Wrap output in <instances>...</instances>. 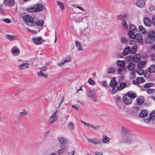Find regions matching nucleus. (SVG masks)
Wrapping results in <instances>:
<instances>
[{
	"label": "nucleus",
	"instance_id": "obj_50",
	"mask_svg": "<svg viewBox=\"0 0 155 155\" xmlns=\"http://www.w3.org/2000/svg\"><path fill=\"white\" fill-rule=\"evenodd\" d=\"M115 69L114 68H109L107 70V72L108 74L113 73Z\"/></svg>",
	"mask_w": 155,
	"mask_h": 155
},
{
	"label": "nucleus",
	"instance_id": "obj_36",
	"mask_svg": "<svg viewBox=\"0 0 155 155\" xmlns=\"http://www.w3.org/2000/svg\"><path fill=\"white\" fill-rule=\"evenodd\" d=\"M136 36L135 38H136L139 42H140L142 40V37L140 33L136 34Z\"/></svg>",
	"mask_w": 155,
	"mask_h": 155
},
{
	"label": "nucleus",
	"instance_id": "obj_29",
	"mask_svg": "<svg viewBox=\"0 0 155 155\" xmlns=\"http://www.w3.org/2000/svg\"><path fill=\"white\" fill-rule=\"evenodd\" d=\"M28 114V112L25 110H23L22 112L19 113V118H21L22 117Z\"/></svg>",
	"mask_w": 155,
	"mask_h": 155
},
{
	"label": "nucleus",
	"instance_id": "obj_11",
	"mask_svg": "<svg viewBox=\"0 0 155 155\" xmlns=\"http://www.w3.org/2000/svg\"><path fill=\"white\" fill-rule=\"evenodd\" d=\"M36 12H38L42 11L44 8L43 4L37 3L34 5Z\"/></svg>",
	"mask_w": 155,
	"mask_h": 155
},
{
	"label": "nucleus",
	"instance_id": "obj_27",
	"mask_svg": "<svg viewBox=\"0 0 155 155\" xmlns=\"http://www.w3.org/2000/svg\"><path fill=\"white\" fill-rule=\"evenodd\" d=\"M117 83L115 81V79L113 78L110 81L109 85L114 87L116 86H117Z\"/></svg>",
	"mask_w": 155,
	"mask_h": 155
},
{
	"label": "nucleus",
	"instance_id": "obj_62",
	"mask_svg": "<svg viewBox=\"0 0 155 155\" xmlns=\"http://www.w3.org/2000/svg\"><path fill=\"white\" fill-rule=\"evenodd\" d=\"M64 153V151L63 150V149H60L58 151V154L59 155H61L62 153Z\"/></svg>",
	"mask_w": 155,
	"mask_h": 155
},
{
	"label": "nucleus",
	"instance_id": "obj_39",
	"mask_svg": "<svg viewBox=\"0 0 155 155\" xmlns=\"http://www.w3.org/2000/svg\"><path fill=\"white\" fill-rule=\"evenodd\" d=\"M138 30L139 32L142 34H144L146 32L145 29L142 25H140L139 26Z\"/></svg>",
	"mask_w": 155,
	"mask_h": 155
},
{
	"label": "nucleus",
	"instance_id": "obj_45",
	"mask_svg": "<svg viewBox=\"0 0 155 155\" xmlns=\"http://www.w3.org/2000/svg\"><path fill=\"white\" fill-rule=\"evenodd\" d=\"M153 85V84L152 83H147L143 85V87L145 88H148L152 87Z\"/></svg>",
	"mask_w": 155,
	"mask_h": 155
},
{
	"label": "nucleus",
	"instance_id": "obj_52",
	"mask_svg": "<svg viewBox=\"0 0 155 155\" xmlns=\"http://www.w3.org/2000/svg\"><path fill=\"white\" fill-rule=\"evenodd\" d=\"M154 91V90L152 88H148L146 90V91L148 94H150L152 93Z\"/></svg>",
	"mask_w": 155,
	"mask_h": 155
},
{
	"label": "nucleus",
	"instance_id": "obj_55",
	"mask_svg": "<svg viewBox=\"0 0 155 155\" xmlns=\"http://www.w3.org/2000/svg\"><path fill=\"white\" fill-rule=\"evenodd\" d=\"M64 100V97L62 96L59 99L60 103H59V106H60L61 104L63 103Z\"/></svg>",
	"mask_w": 155,
	"mask_h": 155
},
{
	"label": "nucleus",
	"instance_id": "obj_37",
	"mask_svg": "<svg viewBox=\"0 0 155 155\" xmlns=\"http://www.w3.org/2000/svg\"><path fill=\"white\" fill-rule=\"evenodd\" d=\"M130 31H133L134 32H136L137 31V29L135 26L134 25H131L130 26Z\"/></svg>",
	"mask_w": 155,
	"mask_h": 155
},
{
	"label": "nucleus",
	"instance_id": "obj_4",
	"mask_svg": "<svg viewBox=\"0 0 155 155\" xmlns=\"http://www.w3.org/2000/svg\"><path fill=\"white\" fill-rule=\"evenodd\" d=\"M121 134L123 135V137L127 136H130V134L129 130L127 127H122L121 131Z\"/></svg>",
	"mask_w": 155,
	"mask_h": 155
},
{
	"label": "nucleus",
	"instance_id": "obj_63",
	"mask_svg": "<svg viewBox=\"0 0 155 155\" xmlns=\"http://www.w3.org/2000/svg\"><path fill=\"white\" fill-rule=\"evenodd\" d=\"M93 127V129H94V130H97L100 127V126L99 125H97L96 126H94V127Z\"/></svg>",
	"mask_w": 155,
	"mask_h": 155
},
{
	"label": "nucleus",
	"instance_id": "obj_48",
	"mask_svg": "<svg viewBox=\"0 0 155 155\" xmlns=\"http://www.w3.org/2000/svg\"><path fill=\"white\" fill-rule=\"evenodd\" d=\"M88 83L92 85H94L95 84V83L94 81L91 78H90L88 81Z\"/></svg>",
	"mask_w": 155,
	"mask_h": 155
},
{
	"label": "nucleus",
	"instance_id": "obj_46",
	"mask_svg": "<svg viewBox=\"0 0 155 155\" xmlns=\"http://www.w3.org/2000/svg\"><path fill=\"white\" fill-rule=\"evenodd\" d=\"M135 72L134 71L131 72L130 75V79H133L135 78Z\"/></svg>",
	"mask_w": 155,
	"mask_h": 155
},
{
	"label": "nucleus",
	"instance_id": "obj_40",
	"mask_svg": "<svg viewBox=\"0 0 155 155\" xmlns=\"http://www.w3.org/2000/svg\"><path fill=\"white\" fill-rule=\"evenodd\" d=\"M128 35L130 37L132 38H135L136 36L134 32L131 31H129L128 32Z\"/></svg>",
	"mask_w": 155,
	"mask_h": 155
},
{
	"label": "nucleus",
	"instance_id": "obj_23",
	"mask_svg": "<svg viewBox=\"0 0 155 155\" xmlns=\"http://www.w3.org/2000/svg\"><path fill=\"white\" fill-rule=\"evenodd\" d=\"M137 45H135L131 48V49H130V53L132 54H135L137 50Z\"/></svg>",
	"mask_w": 155,
	"mask_h": 155
},
{
	"label": "nucleus",
	"instance_id": "obj_6",
	"mask_svg": "<svg viewBox=\"0 0 155 155\" xmlns=\"http://www.w3.org/2000/svg\"><path fill=\"white\" fill-rule=\"evenodd\" d=\"M87 140L89 143H91L95 144H100L101 143V140L97 138H90L87 139Z\"/></svg>",
	"mask_w": 155,
	"mask_h": 155
},
{
	"label": "nucleus",
	"instance_id": "obj_35",
	"mask_svg": "<svg viewBox=\"0 0 155 155\" xmlns=\"http://www.w3.org/2000/svg\"><path fill=\"white\" fill-rule=\"evenodd\" d=\"M138 67L137 70V73L140 75H141L143 74L144 72V70L142 67Z\"/></svg>",
	"mask_w": 155,
	"mask_h": 155
},
{
	"label": "nucleus",
	"instance_id": "obj_2",
	"mask_svg": "<svg viewBox=\"0 0 155 155\" xmlns=\"http://www.w3.org/2000/svg\"><path fill=\"white\" fill-rule=\"evenodd\" d=\"M131 59H132L134 62H137L140 61V55L137 54L134 55L133 56H128L126 58V60L127 61H129Z\"/></svg>",
	"mask_w": 155,
	"mask_h": 155
},
{
	"label": "nucleus",
	"instance_id": "obj_15",
	"mask_svg": "<svg viewBox=\"0 0 155 155\" xmlns=\"http://www.w3.org/2000/svg\"><path fill=\"white\" fill-rule=\"evenodd\" d=\"M136 5L140 8H143L145 5V1L144 0H139L136 2Z\"/></svg>",
	"mask_w": 155,
	"mask_h": 155
},
{
	"label": "nucleus",
	"instance_id": "obj_22",
	"mask_svg": "<svg viewBox=\"0 0 155 155\" xmlns=\"http://www.w3.org/2000/svg\"><path fill=\"white\" fill-rule=\"evenodd\" d=\"M5 36L10 41L16 40L18 39V37L16 35H6Z\"/></svg>",
	"mask_w": 155,
	"mask_h": 155
},
{
	"label": "nucleus",
	"instance_id": "obj_47",
	"mask_svg": "<svg viewBox=\"0 0 155 155\" xmlns=\"http://www.w3.org/2000/svg\"><path fill=\"white\" fill-rule=\"evenodd\" d=\"M128 40L125 38H121L120 41L123 44H126L127 43Z\"/></svg>",
	"mask_w": 155,
	"mask_h": 155
},
{
	"label": "nucleus",
	"instance_id": "obj_21",
	"mask_svg": "<svg viewBox=\"0 0 155 155\" xmlns=\"http://www.w3.org/2000/svg\"><path fill=\"white\" fill-rule=\"evenodd\" d=\"M35 24L34 25H35L37 26H43L44 23V21L43 20H36L35 21H34Z\"/></svg>",
	"mask_w": 155,
	"mask_h": 155
},
{
	"label": "nucleus",
	"instance_id": "obj_54",
	"mask_svg": "<svg viewBox=\"0 0 155 155\" xmlns=\"http://www.w3.org/2000/svg\"><path fill=\"white\" fill-rule=\"evenodd\" d=\"M68 127L70 130H73L74 128V125L73 124L72 122L70 123L68 125Z\"/></svg>",
	"mask_w": 155,
	"mask_h": 155
},
{
	"label": "nucleus",
	"instance_id": "obj_13",
	"mask_svg": "<svg viewBox=\"0 0 155 155\" xmlns=\"http://www.w3.org/2000/svg\"><path fill=\"white\" fill-rule=\"evenodd\" d=\"M147 37L150 39H154L155 38V32L153 30L149 31L147 34Z\"/></svg>",
	"mask_w": 155,
	"mask_h": 155
},
{
	"label": "nucleus",
	"instance_id": "obj_41",
	"mask_svg": "<svg viewBox=\"0 0 155 155\" xmlns=\"http://www.w3.org/2000/svg\"><path fill=\"white\" fill-rule=\"evenodd\" d=\"M57 3L61 10H63L64 9V5L63 3L61 2L58 1Z\"/></svg>",
	"mask_w": 155,
	"mask_h": 155
},
{
	"label": "nucleus",
	"instance_id": "obj_19",
	"mask_svg": "<svg viewBox=\"0 0 155 155\" xmlns=\"http://www.w3.org/2000/svg\"><path fill=\"white\" fill-rule=\"evenodd\" d=\"M135 66V64L131 62L127 65V68L129 71H132L134 69Z\"/></svg>",
	"mask_w": 155,
	"mask_h": 155
},
{
	"label": "nucleus",
	"instance_id": "obj_60",
	"mask_svg": "<svg viewBox=\"0 0 155 155\" xmlns=\"http://www.w3.org/2000/svg\"><path fill=\"white\" fill-rule=\"evenodd\" d=\"M91 99L93 100L94 102L97 101V95H96V94H95L94 95V96H93V97H92Z\"/></svg>",
	"mask_w": 155,
	"mask_h": 155
},
{
	"label": "nucleus",
	"instance_id": "obj_32",
	"mask_svg": "<svg viewBox=\"0 0 155 155\" xmlns=\"http://www.w3.org/2000/svg\"><path fill=\"white\" fill-rule=\"evenodd\" d=\"M75 45L78 51H81L83 50V48L81 47V45L80 42L78 41H75Z\"/></svg>",
	"mask_w": 155,
	"mask_h": 155
},
{
	"label": "nucleus",
	"instance_id": "obj_59",
	"mask_svg": "<svg viewBox=\"0 0 155 155\" xmlns=\"http://www.w3.org/2000/svg\"><path fill=\"white\" fill-rule=\"evenodd\" d=\"M3 5L0 4V12L2 13L4 12V9L3 8Z\"/></svg>",
	"mask_w": 155,
	"mask_h": 155
},
{
	"label": "nucleus",
	"instance_id": "obj_30",
	"mask_svg": "<svg viewBox=\"0 0 155 155\" xmlns=\"http://www.w3.org/2000/svg\"><path fill=\"white\" fill-rule=\"evenodd\" d=\"M102 138V141L103 143H107L110 140V138L108 137L105 135H103Z\"/></svg>",
	"mask_w": 155,
	"mask_h": 155
},
{
	"label": "nucleus",
	"instance_id": "obj_28",
	"mask_svg": "<svg viewBox=\"0 0 155 155\" xmlns=\"http://www.w3.org/2000/svg\"><path fill=\"white\" fill-rule=\"evenodd\" d=\"M58 141L61 143L63 144H66L67 143H68L67 139L63 137L60 138L58 139Z\"/></svg>",
	"mask_w": 155,
	"mask_h": 155
},
{
	"label": "nucleus",
	"instance_id": "obj_42",
	"mask_svg": "<svg viewBox=\"0 0 155 155\" xmlns=\"http://www.w3.org/2000/svg\"><path fill=\"white\" fill-rule=\"evenodd\" d=\"M137 81L139 83H143L145 81V80L142 77H138L137 79Z\"/></svg>",
	"mask_w": 155,
	"mask_h": 155
},
{
	"label": "nucleus",
	"instance_id": "obj_1",
	"mask_svg": "<svg viewBox=\"0 0 155 155\" xmlns=\"http://www.w3.org/2000/svg\"><path fill=\"white\" fill-rule=\"evenodd\" d=\"M24 21L27 23L28 25L30 26H34L35 23L33 18L29 15H25L22 17Z\"/></svg>",
	"mask_w": 155,
	"mask_h": 155
},
{
	"label": "nucleus",
	"instance_id": "obj_49",
	"mask_svg": "<svg viewBox=\"0 0 155 155\" xmlns=\"http://www.w3.org/2000/svg\"><path fill=\"white\" fill-rule=\"evenodd\" d=\"M125 71V69L124 67L119 68L118 69V71L120 74H122L123 72Z\"/></svg>",
	"mask_w": 155,
	"mask_h": 155
},
{
	"label": "nucleus",
	"instance_id": "obj_9",
	"mask_svg": "<svg viewBox=\"0 0 155 155\" xmlns=\"http://www.w3.org/2000/svg\"><path fill=\"white\" fill-rule=\"evenodd\" d=\"M123 100L126 104H129L131 103L132 101V99L127 95H125L123 97Z\"/></svg>",
	"mask_w": 155,
	"mask_h": 155
},
{
	"label": "nucleus",
	"instance_id": "obj_38",
	"mask_svg": "<svg viewBox=\"0 0 155 155\" xmlns=\"http://www.w3.org/2000/svg\"><path fill=\"white\" fill-rule=\"evenodd\" d=\"M71 60V58L69 56L65 57L63 58L62 60L64 64L66 62H69Z\"/></svg>",
	"mask_w": 155,
	"mask_h": 155
},
{
	"label": "nucleus",
	"instance_id": "obj_53",
	"mask_svg": "<svg viewBox=\"0 0 155 155\" xmlns=\"http://www.w3.org/2000/svg\"><path fill=\"white\" fill-rule=\"evenodd\" d=\"M95 92L93 91H89L88 92L87 96L89 97H90L92 96L93 95H94V93Z\"/></svg>",
	"mask_w": 155,
	"mask_h": 155
},
{
	"label": "nucleus",
	"instance_id": "obj_17",
	"mask_svg": "<svg viewBox=\"0 0 155 155\" xmlns=\"http://www.w3.org/2000/svg\"><path fill=\"white\" fill-rule=\"evenodd\" d=\"M136 101L138 105H142L144 102V97L142 96L138 97L136 99Z\"/></svg>",
	"mask_w": 155,
	"mask_h": 155
},
{
	"label": "nucleus",
	"instance_id": "obj_5",
	"mask_svg": "<svg viewBox=\"0 0 155 155\" xmlns=\"http://www.w3.org/2000/svg\"><path fill=\"white\" fill-rule=\"evenodd\" d=\"M14 4V0H4L3 1V5L6 7H10L13 6Z\"/></svg>",
	"mask_w": 155,
	"mask_h": 155
},
{
	"label": "nucleus",
	"instance_id": "obj_25",
	"mask_svg": "<svg viewBox=\"0 0 155 155\" xmlns=\"http://www.w3.org/2000/svg\"><path fill=\"white\" fill-rule=\"evenodd\" d=\"M26 10L29 12H36L34 5L31 6L27 8Z\"/></svg>",
	"mask_w": 155,
	"mask_h": 155
},
{
	"label": "nucleus",
	"instance_id": "obj_10",
	"mask_svg": "<svg viewBox=\"0 0 155 155\" xmlns=\"http://www.w3.org/2000/svg\"><path fill=\"white\" fill-rule=\"evenodd\" d=\"M30 64L27 62L25 61L23 63L21 64L18 65L19 68L20 69L23 70L28 68Z\"/></svg>",
	"mask_w": 155,
	"mask_h": 155
},
{
	"label": "nucleus",
	"instance_id": "obj_16",
	"mask_svg": "<svg viewBox=\"0 0 155 155\" xmlns=\"http://www.w3.org/2000/svg\"><path fill=\"white\" fill-rule=\"evenodd\" d=\"M143 22L145 25L147 26H150L151 24V20L147 17H146L144 18Z\"/></svg>",
	"mask_w": 155,
	"mask_h": 155
},
{
	"label": "nucleus",
	"instance_id": "obj_7",
	"mask_svg": "<svg viewBox=\"0 0 155 155\" xmlns=\"http://www.w3.org/2000/svg\"><path fill=\"white\" fill-rule=\"evenodd\" d=\"M32 40L34 43L36 45L41 44L42 42V40L41 37H34L32 38Z\"/></svg>",
	"mask_w": 155,
	"mask_h": 155
},
{
	"label": "nucleus",
	"instance_id": "obj_18",
	"mask_svg": "<svg viewBox=\"0 0 155 155\" xmlns=\"http://www.w3.org/2000/svg\"><path fill=\"white\" fill-rule=\"evenodd\" d=\"M56 120L57 117L56 115H55L54 114H53L49 118L48 124H51Z\"/></svg>",
	"mask_w": 155,
	"mask_h": 155
},
{
	"label": "nucleus",
	"instance_id": "obj_8",
	"mask_svg": "<svg viewBox=\"0 0 155 155\" xmlns=\"http://www.w3.org/2000/svg\"><path fill=\"white\" fill-rule=\"evenodd\" d=\"M11 52L14 56L18 55L20 52V51L18 47L15 46L12 48Z\"/></svg>",
	"mask_w": 155,
	"mask_h": 155
},
{
	"label": "nucleus",
	"instance_id": "obj_57",
	"mask_svg": "<svg viewBox=\"0 0 155 155\" xmlns=\"http://www.w3.org/2000/svg\"><path fill=\"white\" fill-rule=\"evenodd\" d=\"M123 26L125 28L127 29L128 28V26L126 21H123Z\"/></svg>",
	"mask_w": 155,
	"mask_h": 155
},
{
	"label": "nucleus",
	"instance_id": "obj_58",
	"mask_svg": "<svg viewBox=\"0 0 155 155\" xmlns=\"http://www.w3.org/2000/svg\"><path fill=\"white\" fill-rule=\"evenodd\" d=\"M100 84L104 87H105L107 86V83L105 81H103L100 82Z\"/></svg>",
	"mask_w": 155,
	"mask_h": 155
},
{
	"label": "nucleus",
	"instance_id": "obj_3",
	"mask_svg": "<svg viewBox=\"0 0 155 155\" xmlns=\"http://www.w3.org/2000/svg\"><path fill=\"white\" fill-rule=\"evenodd\" d=\"M126 87V84L125 83L122 82L119 84V85H117L113 88L112 92L114 93H116L118 90L120 91L125 87Z\"/></svg>",
	"mask_w": 155,
	"mask_h": 155
},
{
	"label": "nucleus",
	"instance_id": "obj_64",
	"mask_svg": "<svg viewBox=\"0 0 155 155\" xmlns=\"http://www.w3.org/2000/svg\"><path fill=\"white\" fill-rule=\"evenodd\" d=\"M96 155H103L102 153L101 152H96L95 153Z\"/></svg>",
	"mask_w": 155,
	"mask_h": 155
},
{
	"label": "nucleus",
	"instance_id": "obj_14",
	"mask_svg": "<svg viewBox=\"0 0 155 155\" xmlns=\"http://www.w3.org/2000/svg\"><path fill=\"white\" fill-rule=\"evenodd\" d=\"M128 18V15L127 14L121 15H118L117 17V19L122 21H126Z\"/></svg>",
	"mask_w": 155,
	"mask_h": 155
},
{
	"label": "nucleus",
	"instance_id": "obj_51",
	"mask_svg": "<svg viewBox=\"0 0 155 155\" xmlns=\"http://www.w3.org/2000/svg\"><path fill=\"white\" fill-rule=\"evenodd\" d=\"M150 117L153 120L155 119V111H153L150 114Z\"/></svg>",
	"mask_w": 155,
	"mask_h": 155
},
{
	"label": "nucleus",
	"instance_id": "obj_33",
	"mask_svg": "<svg viewBox=\"0 0 155 155\" xmlns=\"http://www.w3.org/2000/svg\"><path fill=\"white\" fill-rule=\"evenodd\" d=\"M38 77L45 78H46L48 77V75L42 72L41 71H39L38 73Z\"/></svg>",
	"mask_w": 155,
	"mask_h": 155
},
{
	"label": "nucleus",
	"instance_id": "obj_61",
	"mask_svg": "<svg viewBox=\"0 0 155 155\" xmlns=\"http://www.w3.org/2000/svg\"><path fill=\"white\" fill-rule=\"evenodd\" d=\"M115 99L116 101H117V102L120 101L121 100V99L120 98V97L119 95H116L115 97Z\"/></svg>",
	"mask_w": 155,
	"mask_h": 155
},
{
	"label": "nucleus",
	"instance_id": "obj_12",
	"mask_svg": "<svg viewBox=\"0 0 155 155\" xmlns=\"http://www.w3.org/2000/svg\"><path fill=\"white\" fill-rule=\"evenodd\" d=\"M124 142L127 144H131L132 142V140L131 139V134L130 136H127L123 137Z\"/></svg>",
	"mask_w": 155,
	"mask_h": 155
},
{
	"label": "nucleus",
	"instance_id": "obj_34",
	"mask_svg": "<svg viewBox=\"0 0 155 155\" xmlns=\"http://www.w3.org/2000/svg\"><path fill=\"white\" fill-rule=\"evenodd\" d=\"M127 96H128L131 99L132 98H134L137 97V95L136 94L133 93L131 92H127Z\"/></svg>",
	"mask_w": 155,
	"mask_h": 155
},
{
	"label": "nucleus",
	"instance_id": "obj_56",
	"mask_svg": "<svg viewBox=\"0 0 155 155\" xmlns=\"http://www.w3.org/2000/svg\"><path fill=\"white\" fill-rule=\"evenodd\" d=\"M2 20L3 21L7 23H11V20L8 18H3L2 19Z\"/></svg>",
	"mask_w": 155,
	"mask_h": 155
},
{
	"label": "nucleus",
	"instance_id": "obj_24",
	"mask_svg": "<svg viewBox=\"0 0 155 155\" xmlns=\"http://www.w3.org/2000/svg\"><path fill=\"white\" fill-rule=\"evenodd\" d=\"M148 72L150 73H155V65L152 64L147 69Z\"/></svg>",
	"mask_w": 155,
	"mask_h": 155
},
{
	"label": "nucleus",
	"instance_id": "obj_43",
	"mask_svg": "<svg viewBox=\"0 0 155 155\" xmlns=\"http://www.w3.org/2000/svg\"><path fill=\"white\" fill-rule=\"evenodd\" d=\"M83 18L82 16H79L77 17L75 19L76 22H80L82 21L83 20Z\"/></svg>",
	"mask_w": 155,
	"mask_h": 155
},
{
	"label": "nucleus",
	"instance_id": "obj_31",
	"mask_svg": "<svg viewBox=\"0 0 155 155\" xmlns=\"http://www.w3.org/2000/svg\"><path fill=\"white\" fill-rule=\"evenodd\" d=\"M125 62L124 61L118 60L117 62V64L118 66L124 67L125 64Z\"/></svg>",
	"mask_w": 155,
	"mask_h": 155
},
{
	"label": "nucleus",
	"instance_id": "obj_26",
	"mask_svg": "<svg viewBox=\"0 0 155 155\" xmlns=\"http://www.w3.org/2000/svg\"><path fill=\"white\" fill-rule=\"evenodd\" d=\"M148 113L147 111L145 110H143L139 114V117L141 118H144L147 116Z\"/></svg>",
	"mask_w": 155,
	"mask_h": 155
},
{
	"label": "nucleus",
	"instance_id": "obj_44",
	"mask_svg": "<svg viewBox=\"0 0 155 155\" xmlns=\"http://www.w3.org/2000/svg\"><path fill=\"white\" fill-rule=\"evenodd\" d=\"M146 61H140L138 64V66L142 67L146 64Z\"/></svg>",
	"mask_w": 155,
	"mask_h": 155
},
{
	"label": "nucleus",
	"instance_id": "obj_20",
	"mask_svg": "<svg viewBox=\"0 0 155 155\" xmlns=\"http://www.w3.org/2000/svg\"><path fill=\"white\" fill-rule=\"evenodd\" d=\"M130 47L129 46L126 47L123 50L122 54L124 56H126L127 55L130 51Z\"/></svg>",
	"mask_w": 155,
	"mask_h": 155
}]
</instances>
